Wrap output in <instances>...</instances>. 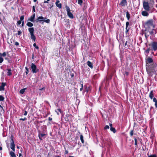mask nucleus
I'll list each match as a JSON object with an SVG mask.
<instances>
[{
	"mask_svg": "<svg viewBox=\"0 0 157 157\" xmlns=\"http://www.w3.org/2000/svg\"><path fill=\"white\" fill-rule=\"evenodd\" d=\"M3 59L2 57H0V63H2L3 61Z\"/></svg>",
	"mask_w": 157,
	"mask_h": 157,
	"instance_id": "ea45409f",
	"label": "nucleus"
},
{
	"mask_svg": "<svg viewBox=\"0 0 157 157\" xmlns=\"http://www.w3.org/2000/svg\"><path fill=\"white\" fill-rule=\"evenodd\" d=\"M55 157H60V156H59V155H56L55 156Z\"/></svg>",
	"mask_w": 157,
	"mask_h": 157,
	"instance_id": "338daca9",
	"label": "nucleus"
},
{
	"mask_svg": "<svg viewBox=\"0 0 157 157\" xmlns=\"http://www.w3.org/2000/svg\"><path fill=\"white\" fill-rule=\"evenodd\" d=\"M134 140H135V145L137 146V145L138 144V143L137 142V139L135 138H134Z\"/></svg>",
	"mask_w": 157,
	"mask_h": 157,
	"instance_id": "473e14b6",
	"label": "nucleus"
},
{
	"mask_svg": "<svg viewBox=\"0 0 157 157\" xmlns=\"http://www.w3.org/2000/svg\"><path fill=\"white\" fill-rule=\"evenodd\" d=\"M26 89L27 88H25L21 89L19 91L20 93L21 94H23L25 92V90H26Z\"/></svg>",
	"mask_w": 157,
	"mask_h": 157,
	"instance_id": "412c9836",
	"label": "nucleus"
},
{
	"mask_svg": "<svg viewBox=\"0 0 157 157\" xmlns=\"http://www.w3.org/2000/svg\"><path fill=\"white\" fill-rule=\"evenodd\" d=\"M48 120L49 121H51L52 120V118L50 117H48Z\"/></svg>",
	"mask_w": 157,
	"mask_h": 157,
	"instance_id": "8fccbe9b",
	"label": "nucleus"
},
{
	"mask_svg": "<svg viewBox=\"0 0 157 157\" xmlns=\"http://www.w3.org/2000/svg\"><path fill=\"white\" fill-rule=\"evenodd\" d=\"M0 111L2 113H3V109L2 107L0 105Z\"/></svg>",
	"mask_w": 157,
	"mask_h": 157,
	"instance_id": "e433bc0d",
	"label": "nucleus"
},
{
	"mask_svg": "<svg viewBox=\"0 0 157 157\" xmlns=\"http://www.w3.org/2000/svg\"><path fill=\"white\" fill-rule=\"evenodd\" d=\"M59 2L60 1L59 0H57L55 4L56 6L58 7L59 9H60L61 8L62 6L61 4L59 3Z\"/></svg>",
	"mask_w": 157,
	"mask_h": 157,
	"instance_id": "9b49d317",
	"label": "nucleus"
},
{
	"mask_svg": "<svg viewBox=\"0 0 157 157\" xmlns=\"http://www.w3.org/2000/svg\"><path fill=\"white\" fill-rule=\"evenodd\" d=\"M68 151L67 150H66L65 151V154H67L68 153Z\"/></svg>",
	"mask_w": 157,
	"mask_h": 157,
	"instance_id": "603ef678",
	"label": "nucleus"
},
{
	"mask_svg": "<svg viewBox=\"0 0 157 157\" xmlns=\"http://www.w3.org/2000/svg\"><path fill=\"white\" fill-rule=\"evenodd\" d=\"M153 101L155 102V106L156 108H157V100L156 98H153Z\"/></svg>",
	"mask_w": 157,
	"mask_h": 157,
	"instance_id": "b1692460",
	"label": "nucleus"
},
{
	"mask_svg": "<svg viewBox=\"0 0 157 157\" xmlns=\"http://www.w3.org/2000/svg\"><path fill=\"white\" fill-rule=\"evenodd\" d=\"M33 11L34 12L36 11L35 8V6H33Z\"/></svg>",
	"mask_w": 157,
	"mask_h": 157,
	"instance_id": "de8ad7c7",
	"label": "nucleus"
},
{
	"mask_svg": "<svg viewBox=\"0 0 157 157\" xmlns=\"http://www.w3.org/2000/svg\"><path fill=\"white\" fill-rule=\"evenodd\" d=\"M6 56V53L5 52H3L2 54V56L4 57Z\"/></svg>",
	"mask_w": 157,
	"mask_h": 157,
	"instance_id": "79ce46f5",
	"label": "nucleus"
},
{
	"mask_svg": "<svg viewBox=\"0 0 157 157\" xmlns=\"http://www.w3.org/2000/svg\"><path fill=\"white\" fill-rule=\"evenodd\" d=\"M109 126L110 127H112V124H109Z\"/></svg>",
	"mask_w": 157,
	"mask_h": 157,
	"instance_id": "bf43d9fd",
	"label": "nucleus"
},
{
	"mask_svg": "<svg viewBox=\"0 0 157 157\" xmlns=\"http://www.w3.org/2000/svg\"><path fill=\"white\" fill-rule=\"evenodd\" d=\"M109 128V126L107 125H105L104 128V130H106L107 129H108Z\"/></svg>",
	"mask_w": 157,
	"mask_h": 157,
	"instance_id": "4c0bfd02",
	"label": "nucleus"
},
{
	"mask_svg": "<svg viewBox=\"0 0 157 157\" xmlns=\"http://www.w3.org/2000/svg\"><path fill=\"white\" fill-rule=\"evenodd\" d=\"M7 70L8 71L7 72L8 75V76L11 75H12V73L11 72V70L10 69H7Z\"/></svg>",
	"mask_w": 157,
	"mask_h": 157,
	"instance_id": "a878e982",
	"label": "nucleus"
},
{
	"mask_svg": "<svg viewBox=\"0 0 157 157\" xmlns=\"http://www.w3.org/2000/svg\"><path fill=\"white\" fill-rule=\"evenodd\" d=\"M27 112L26 111H24V115L25 116H26L27 115Z\"/></svg>",
	"mask_w": 157,
	"mask_h": 157,
	"instance_id": "09e8293b",
	"label": "nucleus"
},
{
	"mask_svg": "<svg viewBox=\"0 0 157 157\" xmlns=\"http://www.w3.org/2000/svg\"><path fill=\"white\" fill-rule=\"evenodd\" d=\"M43 21L46 23H48L50 22V20L49 19H48L46 20H44Z\"/></svg>",
	"mask_w": 157,
	"mask_h": 157,
	"instance_id": "72a5a7b5",
	"label": "nucleus"
},
{
	"mask_svg": "<svg viewBox=\"0 0 157 157\" xmlns=\"http://www.w3.org/2000/svg\"><path fill=\"white\" fill-rule=\"evenodd\" d=\"M35 48L36 49H38L39 48V47L38 46H36V47H35Z\"/></svg>",
	"mask_w": 157,
	"mask_h": 157,
	"instance_id": "5fc2aeb1",
	"label": "nucleus"
},
{
	"mask_svg": "<svg viewBox=\"0 0 157 157\" xmlns=\"http://www.w3.org/2000/svg\"><path fill=\"white\" fill-rule=\"evenodd\" d=\"M127 4L126 0H122L119 4V5L124 6H125Z\"/></svg>",
	"mask_w": 157,
	"mask_h": 157,
	"instance_id": "9d476101",
	"label": "nucleus"
},
{
	"mask_svg": "<svg viewBox=\"0 0 157 157\" xmlns=\"http://www.w3.org/2000/svg\"><path fill=\"white\" fill-rule=\"evenodd\" d=\"M149 51L150 49L148 48L145 51V53L146 56H147L148 54L149 53Z\"/></svg>",
	"mask_w": 157,
	"mask_h": 157,
	"instance_id": "c85d7f7f",
	"label": "nucleus"
},
{
	"mask_svg": "<svg viewBox=\"0 0 157 157\" xmlns=\"http://www.w3.org/2000/svg\"><path fill=\"white\" fill-rule=\"evenodd\" d=\"M110 130L112 132H113L114 133H115L117 131L116 130L115 128H113V127H110Z\"/></svg>",
	"mask_w": 157,
	"mask_h": 157,
	"instance_id": "5701e85b",
	"label": "nucleus"
},
{
	"mask_svg": "<svg viewBox=\"0 0 157 157\" xmlns=\"http://www.w3.org/2000/svg\"><path fill=\"white\" fill-rule=\"evenodd\" d=\"M25 70H26L25 73H26V75H27L28 74V72H29V68L28 67H25Z\"/></svg>",
	"mask_w": 157,
	"mask_h": 157,
	"instance_id": "c9c22d12",
	"label": "nucleus"
},
{
	"mask_svg": "<svg viewBox=\"0 0 157 157\" xmlns=\"http://www.w3.org/2000/svg\"><path fill=\"white\" fill-rule=\"evenodd\" d=\"M28 30L30 34V37L32 40L35 42L36 41V36L34 34V29L33 28H29L28 29Z\"/></svg>",
	"mask_w": 157,
	"mask_h": 157,
	"instance_id": "7ed1b4c3",
	"label": "nucleus"
},
{
	"mask_svg": "<svg viewBox=\"0 0 157 157\" xmlns=\"http://www.w3.org/2000/svg\"><path fill=\"white\" fill-rule=\"evenodd\" d=\"M6 83L2 82L0 86V91L4 90H5L4 86L6 85Z\"/></svg>",
	"mask_w": 157,
	"mask_h": 157,
	"instance_id": "f8f14e48",
	"label": "nucleus"
},
{
	"mask_svg": "<svg viewBox=\"0 0 157 157\" xmlns=\"http://www.w3.org/2000/svg\"><path fill=\"white\" fill-rule=\"evenodd\" d=\"M44 3H48V2L47 1H44Z\"/></svg>",
	"mask_w": 157,
	"mask_h": 157,
	"instance_id": "13d9d810",
	"label": "nucleus"
},
{
	"mask_svg": "<svg viewBox=\"0 0 157 157\" xmlns=\"http://www.w3.org/2000/svg\"><path fill=\"white\" fill-rule=\"evenodd\" d=\"M21 34V31L19 30V31H18V32H17V35H20Z\"/></svg>",
	"mask_w": 157,
	"mask_h": 157,
	"instance_id": "37998d69",
	"label": "nucleus"
},
{
	"mask_svg": "<svg viewBox=\"0 0 157 157\" xmlns=\"http://www.w3.org/2000/svg\"><path fill=\"white\" fill-rule=\"evenodd\" d=\"M27 119L25 117L24 118H20L19 119L20 120H22L23 121H24L25 120H26Z\"/></svg>",
	"mask_w": 157,
	"mask_h": 157,
	"instance_id": "c03bdc74",
	"label": "nucleus"
},
{
	"mask_svg": "<svg viewBox=\"0 0 157 157\" xmlns=\"http://www.w3.org/2000/svg\"><path fill=\"white\" fill-rule=\"evenodd\" d=\"M125 74H126V75H128V72H125Z\"/></svg>",
	"mask_w": 157,
	"mask_h": 157,
	"instance_id": "0e129e2a",
	"label": "nucleus"
},
{
	"mask_svg": "<svg viewBox=\"0 0 157 157\" xmlns=\"http://www.w3.org/2000/svg\"><path fill=\"white\" fill-rule=\"evenodd\" d=\"M2 150V147H0V150Z\"/></svg>",
	"mask_w": 157,
	"mask_h": 157,
	"instance_id": "69168bd1",
	"label": "nucleus"
},
{
	"mask_svg": "<svg viewBox=\"0 0 157 157\" xmlns=\"http://www.w3.org/2000/svg\"><path fill=\"white\" fill-rule=\"evenodd\" d=\"M155 0H144L143 2L144 9L146 11H149L153 7Z\"/></svg>",
	"mask_w": 157,
	"mask_h": 157,
	"instance_id": "f03ea898",
	"label": "nucleus"
},
{
	"mask_svg": "<svg viewBox=\"0 0 157 157\" xmlns=\"http://www.w3.org/2000/svg\"><path fill=\"white\" fill-rule=\"evenodd\" d=\"M31 68L33 73H35L37 72L36 66L34 63H32L31 64Z\"/></svg>",
	"mask_w": 157,
	"mask_h": 157,
	"instance_id": "423d86ee",
	"label": "nucleus"
},
{
	"mask_svg": "<svg viewBox=\"0 0 157 157\" xmlns=\"http://www.w3.org/2000/svg\"><path fill=\"white\" fill-rule=\"evenodd\" d=\"M146 10L142 11L141 13L142 15L144 17H147L149 15V13Z\"/></svg>",
	"mask_w": 157,
	"mask_h": 157,
	"instance_id": "4468645a",
	"label": "nucleus"
},
{
	"mask_svg": "<svg viewBox=\"0 0 157 157\" xmlns=\"http://www.w3.org/2000/svg\"><path fill=\"white\" fill-rule=\"evenodd\" d=\"M149 45L151 46L152 50L155 51L157 50V42H152Z\"/></svg>",
	"mask_w": 157,
	"mask_h": 157,
	"instance_id": "39448f33",
	"label": "nucleus"
},
{
	"mask_svg": "<svg viewBox=\"0 0 157 157\" xmlns=\"http://www.w3.org/2000/svg\"><path fill=\"white\" fill-rule=\"evenodd\" d=\"M80 139L81 140L82 143L83 144L84 143V140H83V137L82 135H81L80 136Z\"/></svg>",
	"mask_w": 157,
	"mask_h": 157,
	"instance_id": "cd10ccee",
	"label": "nucleus"
},
{
	"mask_svg": "<svg viewBox=\"0 0 157 157\" xmlns=\"http://www.w3.org/2000/svg\"><path fill=\"white\" fill-rule=\"evenodd\" d=\"M154 29H152V31H150L149 30V32L150 33V35H153L154 34V32H153V31L154 30Z\"/></svg>",
	"mask_w": 157,
	"mask_h": 157,
	"instance_id": "58836bf2",
	"label": "nucleus"
},
{
	"mask_svg": "<svg viewBox=\"0 0 157 157\" xmlns=\"http://www.w3.org/2000/svg\"><path fill=\"white\" fill-rule=\"evenodd\" d=\"M68 157H74L73 156H69Z\"/></svg>",
	"mask_w": 157,
	"mask_h": 157,
	"instance_id": "774afa93",
	"label": "nucleus"
},
{
	"mask_svg": "<svg viewBox=\"0 0 157 157\" xmlns=\"http://www.w3.org/2000/svg\"><path fill=\"white\" fill-rule=\"evenodd\" d=\"M21 155H21V153L19 154V157H21Z\"/></svg>",
	"mask_w": 157,
	"mask_h": 157,
	"instance_id": "052dcab7",
	"label": "nucleus"
},
{
	"mask_svg": "<svg viewBox=\"0 0 157 157\" xmlns=\"http://www.w3.org/2000/svg\"><path fill=\"white\" fill-rule=\"evenodd\" d=\"M49 6H50L49 8L50 9H51L52 8V7L53 6L54 4L53 3L50 4H49Z\"/></svg>",
	"mask_w": 157,
	"mask_h": 157,
	"instance_id": "f704fd0d",
	"label": "nucleus"
},
{
	"mask_svg": "<svg viewBox=\"0 0 157 157\" xmlns=\"http://www.w3.org/2000/svg\"><path fill=\"white\" fill-rule=\"evenodd\" d=\"M148 157H157V156L155 154H153L150 155H148Z\"/></svg>",
	"mask_w": 157,
	"mask_h": 157,
	"instance_id": "7c9ffc66",
	"label": "nucleus"
},
{
	"mask_svg": "<svg viewBox=\"0 0 157 157\" xmlns=\"http://www.w3.org/2000/svg\"><path fill=\"white\" fill-rule=\"evenodd\" d=\"M10 155L11 157H16V155L13 152L10 151Z\"/></svg>",
	"mask_w": 157,
	"mask_h": 157,
	"instance_id": "393cba45",
	"label": "nucleus"
},
{
	"mask_svg": "<svg viewBox=\"0 0 157 157\" xmlns=\"http://www.w3.org/2000/svg\"><path fill=\"white\" fill-rule=\"evenodd\" d=\"M46 19V18H45L42 16H40V17H38V18H37V20H36V21L37 22H38V21L41 22L42 21H43L44 20H45Z\"/></svg>",
	"mask_w": 157,
	"mask_h": 157,
	"instance_id": "ddd939ff",
	"label": "nucleus"
},
{
	"mask_svg": "<svg viewBox=\"0 0 157 157\" xmlns=\"http://www.w3.org/2000/svg\"><path fill=\"white\" fill-rule=\"evenodd\" d=\"M27 25L29 27H32L33 26V24L30 22H28L27 23Z\"/></svg>",
	"mask_w": 157,
	"mask_h": 157,
	"instance_id": "bb28decb",
	"label": "nucleus"
},
{
	"mask_svg": "<svg viewBox=\"0 0 157 157\" xmlns=\"http://www.w3.org/2000/svg\"><path fill=\"white\" fill-rule=\"evenodd\" d=\"M21 25H22V27L23 26H24V21H23V20L22 21V24Z\"/></svg>",
	"mask_w": 157,
	"mask_h": 157,
	"instance_id": "4d7b16f0",
	"label": "nucleus"
},
{
	"mask_svg": "<svg viewBox=\"0 0 157 157\" xmlns=\"http://www.w3.org/2000/svg\"><path fill=\"white\" fill-rule=\"evenodd\" d=\"M32 58L33 59H34V54H32Z\"/></svg>",
	"mask_w": 157,
	"mask_h": 157,
	"instance_id": "e2e57ef3",
	"label": "nucleus"
},
{
	"mask_svg": "<svg viewBox=\"0 0 157 157\" xmlns=\"http://www.w3.org/2000/svg\"><path fill=\"white\" fill-rule=\"evenodd\" d=\"M4 99V98L2 95H0V101H3Z\"/></svg>",
	"mask_w": 157,
	"mask_h": 157,
	"instance_id": "2f4dec72",
	"label": "nucleus"
},
{
	"mask_svg": "<svg viewBox=\"0 0 157 157\" xmlns=\"http://www.w3.org/2000/svg\"><path fill=\"white\" fill-rule=\"evenodd\" d=\"M83 84H81V87L80 89V91H82L83 89Z\"/></svg>",
	"mask_w": 157,
	"mask_h": 157,
	"instance_id": "a18cd8bd",
	"label": "nucleus"
},
{
	"mask_svg": "<svg viewBox=\"0 0 157 157\" xmlns=\"http://www.w3.org/2000/svg\"><path fill=\"white\" fill-rule=\"evenodd\" d=\"M129 25V22L128 21L126 23V27H125V29H126V33L127 34V33L128 32L129 28H128V27Z\"/></svg>",
	"mask_w": 157,
	"mask_h": 157,
	"instance_id": "2eb2a0df",
	"label": "nucleus"
},
{
	"mask_svg": "<svg viewBox=\"0 0 157 157\" xmlns=\"http://www.w3.org/2000/svg\"><path fill=\"white\" fill-rule=\"evenodd\" d=\"M45 134L44 133H40L39 134L38 137H39V139L41 140L42 139V137H43L45 135Z\"/></svg>",
	"mask_w": 157,
	"mask_h": 157,
	"instance_id": "a211bd4d",
	"label": "nucleus"
},
{
	"mask_svg": "<svg viewBox=\"0 0 157 157\" xmlns=\"http://www.w3.org/2000/svg\"><path fill=\"white\" fill-rule=\"evenodd\" d=\"M35 16V14L34 13L32 16H31L30 18L29 19V20L31 21L32 22H34V19Z\"/></svg>",
	"mask_w": 157,
	"mask_h": 157,
	"instance_id": "f3484780",
	"label": "nucleus"
},
{
	"mask_svg": "<svg viewBox=\"0 0 157 157\" xmlns=\"http://www.w3.org/2000/svg\"><path fill=\"white\" fill-rule=\"evenodd\" d=\"M133 135V130H132L130 131V135L131 136H132Z\"/></svg>",
	"mask_w": 157,
	"mask_h": 157,
	"instance_id": "a19ab883",
	"label": "nucleus"
},
{
	"mask_svg": "<svg viewBox=\"0 0 157 157\" xmlns=\"http://www.w3.org/2000/svg\"><path fill=\"white\" fill-rule=\"evenodd\" d=\"M65 8L67 12V16L73 19L74 18L73 15L72 13L71 12V9L69 7L67 6H65Z\"/></svg>",
	"mask_w": 157,
	"mask_h": 157,
	"instance_id": "20e7f679",
	"label": "nucleus"
},
{
	"mask_svg": "<svg viewBox=\"0 0 157 157\" xmlns=\"http://www.w3.org/2000/svg\"><path fill=\"white\" fill-rule=\"evenodd\" d=\"M146 25L148 26L153 27V21L152 20H149L146 23Z\"/></svg>",
	"mask_w": 157,
	"mask_h": 157,
	"instance_id": "6e6552de",
	"label": "nucleus"
},
{
	"mask_svg": "<svg viewBox=\"0 0 157 157\" xmlns=\"http://www.w3.org/2000/svg\"><path fill=\"white\" fill-rule=\"evenodd\" d=\"M152 59L149 57H147L146 58V70L147 74L150 76H152L153 74H155L157 70L156 64L153 63L151 65H149V63L153 62Z\"/></svg>",
	"mask_w": 157,
	"mask_h": 157,
	"instance_id": "f257e3e1",
	"label": "nucleus"
},
{
	"mask_svg": "<svg viewBox=\"0 0 157 157\" xmlns=\"http://www.w3.org/2000/svg\"><path fill=\"white\" fill-rule=\"evenodd\" d=\"M82 2V0H78V3L81 6Z\"/></svg>",
	"mask_w": 157,
	"mask_h": 157,
	"instance_id": "c756f323",
	"label": "nucleus"
},
{
	"mask_svg": "<svg viewBox=\"0 0 157 157\" xmlns=\"http://www.w3.org/2000/svg\"><path fill=\"white\" fill-rule=\"evenodd\" d=\"M87 64L88 66L90 67L91 68H93V64L90 61H88L87 62Z\"/></svg>",
	"mask_w": 157,
	"mask_h": 157,
	"instance_id": "6ab92c4d",
	"label": "nucleus"
},
{
	"mask_svg": "<svg viewBox=\"0 0 157 157\" xmlns=\"http://www.w3.org/2000/svg\"><path fill=\"white\" fill-rule=\"evenodd\" d=\"M3 113H2L0 111V116L2 115Z\"/></svg>",
	"mask_w": 157,
	"mask_h": 157,
	"instance_id": "680f3d73",
	"label": "nucleus"
},
{
	"mask_svg": "<svg viewBox=\"0 0 157 157\" xmlns=\"http://www.w3.org/2000/svg\"><path fill=\"white\" fill-rule=\"evenodd\" d=\"M24 19V16H21L20 18V20L17 21V24L18 25H20L21 22L23 21Z\"/></svg>",
	"mask_w": 157,
	"mask_h": 157,
	"instance_id": "dca6fc26",
	"label": "nucleus"
},
{
	"mask_svg": "<svg viewBox=\"0 0 157 157\" xmlns=\"http://www.w3.org/2000/svg\"><path fill=\"white\" fill-rule=\"evenodd\" d=\"M57 110L59 112L61 113V110L60 109H58Z\"/></svg>",
	"mask_w": 157,
	"mask_h": 157,
	"instance_id": "3c124183",
	"label": "nucleus"
},
{
	"mask_svg": "<svg viewBox=\"0 0 157 157\" xmlns=\"http://www.w3.org/2000/svg\"><path fill=\"white\" fill-rule=\"evenodd\" d=\"M33 46L34 47H36V43H34L33 44Z\"/></svg>",
	"mask_w": 157,
	"mask_h": 157,
	"instance_id": "864d4df0",
	"label": "nucleus"
},
{
	"mask_svg": "<svg viewBox=\"0 0 157 157\" xmlns=\"http://www.w3.org/2000/svg\"><path fill=\"white\" fill-rule=\"evenodd\" d=\"M15 44L16 46H18V45H19V43L18 42H15Z\"/></svg>",
	"mask_w": 157,
	"mask_h": 157,
	"instance_id": "49530a36",
	"label": "nucleus"
},
{
	"mask_svg": "<svg viewBox=\"0 0 157 157\" xmlns=\"http://www.w3.org/2000/svg\"><path fill=\"white\" fill-rule=\"evenodd\" d=\"M153 90H151V91L149 95V97L151 99H153Z\"/></svg>",
	"mask_w": 157,
	"mask_h": 157,
	"instance_id": "aec40b11",
	"label": "nucleus"
},
{
	"mask_svg": "<svg viewBox=\"0 0 157 157\" xmlns=\"http://www.w3.org/2000/svg\"><path fill=\"white\" fill-rule=\"evenodd\" d=\"M144 33L145 34V36L146 39H147L149 36L150 35L149 30H148V29H147L146 30L145 32H144Z\"/></svg>",
	"mask_w": 157,
	"mask_h": 157,
	"instance_id": "1a4fd4ad",
	"label": "nucleus"
},
{
	"mask_svg": "<svg viewBox=\"0 0 157 157\" xmlns=\"http://www.w3.org/2000/svg\"><path fill=\"white\" fill-rule=\"evenodd\" d=\"M15 145L14 143L13 140L12 138L11 139V142L10 144V148L13 151H15Z\"/></svg>",
	"mask_w": 157,
	"mask_h": 157,
	"instance_id": "0eeeda50",
	"label": "nucleus"
},
{
	"mask_svg": "<svg viewBox=\"0 0 157 157\" xmlns=\"http://www.w3.org/2000/svg\"><path fill=\"white\" fill-rule=\"evenodd\" d=\"M126 17L128 20L130 18V14L128 11L126 12Z\"/></svg>",
	"mask_w": 157,
	"mask_h": 157,
	"instance_id": "4be33fe9",
	"label": "nucleus"
},
{
	"mask_svg": "<svg viewBox=\"0 0 157 157\" xmlns=\"http://www.w3.org/2000/svg\"><path fill=\"white\" fill-rule=\"evenodd\" d=\"M44 89H45L44 88H42L40 89V90H44Z\"/></svg>",
	"mask_w": 157,
	"mask_h": 157,
	"instance_id": "6e6d98bb",
	"label": "nucleus"
}]
</instances>
